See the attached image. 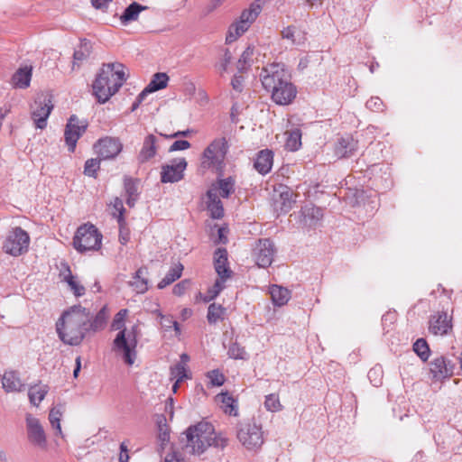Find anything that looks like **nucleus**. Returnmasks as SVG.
<instances>
[{"instance_id": "f257e3e1", "label": "nucleus", "mask_w": 462, "mask_h": 462, "mask_svg": "<svg viewBox=\"0 0 462 462\" xmlns=\"http://www.w3.org/2000/svg\"><path fill=\"white\" fill-rule=\"evenodd\" d=\"M89 310L80 305H74L64 311L56 323L60 340L70 346L81 343L88 332Z\"/></svg>"}, {"instance_id": "f03ea898", "label": "nucleus", "mask_w": 462, "mask_h": 462, "mask_svg": "<svg viewBox=\"0 0 462 462\" xmlns=\"http://www.w3.org/2000/svg\"><path fill=\"white\" fill-rule=\"evenodd\" d=\"M186 434V448L192 455L200 456L209 447L224 448L228 439L223 434L217 433L214 426L206 421H200L189 427Z\"/></svg>"}, {"instance_id": "7ed1b4c3", "label": "nucleus", "mask_w": 462, "mask_h": 462, "mask_svg": "<svg viewBox=\"0 0 462 462\" xmlns=\"http://www.w3.org/2000/svg\"><path fill=\"white\" fill-rule=\"evenodd\" d=\"M125 80L121 63L104 64L93 82V94L99 103L104 104L119 90Z\"/></svg>"}, {"instance_id": "20e7f679", "label": "nucleus", "mask_w": 462, "mask_h": 462, "mask_svg": "<svg viewBox=\"0 0 462 462\" xmlns=\"http://www.w3.org/2000/svg\"><path fill=\"white\" fill-rule=\"evenodd\" d=\"M127 315V310H119L112 322V329L119 330L113 341L112 350L120 356L125 364L132 365L136 357L137 339L134 328L126 332L125 328V318Z\"/></svg>"}, {"instance_id": "39448f33", "label": "nucleus", "mask_w": 462, "mask_h": 462, "mask_svg": "<svg viewBox=\"0 0 462 462\" xmlns=\"http://www.w3.org/2000/svg\"><path fill=\"white\" fill-rule=\"evenodd\" d=\"M236 435L239 443L250 451L258 450L264 442L262 425L254 418L239 420L236 425Z\"/></svg>"}, {"instance_id": "423d86ee", "label": "nucleus", "mask_w": 462, "mask_h": 462, "mask_svg": "<svg viewBox=\"0 0 462 462\" xmlns=\"http://www.w3.org/2000/svg\"><path fill=\"white\" fill-rule=\"evenodd\" d=\"M102 234L89 223L78 227L73 237V246L79 253L97 251L101 246Z\"/></svg>"}, {"instance_id": "0eeeda50", "label": "nucleus", "mask_w": 462, "mask_h": 462, "mask_svg": "<svg viewBox=\"0 0 462 462\" xmlns=\"http://www.w3.org/2000/svg\"><path fill=\"white\" fill-rule=\"evenodd\" d=\"M227 148V143L225 138L214 140L203 152L201 166L205 169L221 171L225 164Z\"/></svg>"}, {"instance_id": "6e6552de", "label": "nucleus", "mask_w": 462, "mask_h": 462, "mask_svg": "<svg viewBox=\"0 0 462 462\" xmlns=\"http://www.w3.org/2000/svg\"><path fill=\"white\" fill-rule=\"evenodd\" d=\"M262 9L263 6L261 0H255L253 2L248 9L242 12L239 22L230 26L226 42H232L236 41L237 37L245 32L250 25L256 20L262 12Z\"/></svg>"}, {"instance_id": "1a4fd4ad", "label": "nucleus", "mask_w": 462, "mask_h": 462, "mask_svg": "<svg viewBox=\"0 0 462 462\" xmlns=\"http://www.w3.org/2000/svg\"><path fill=\"white\" fill-rule=\"evenodd\" d=\"M263 88L270 91L276 85L286 83L291 77L290 72L282 63L273 62L263 67L259 75Z\"/></svg>"}, {"instance_id": "9d476101", "label": "nucleus", "mask_w": 462, "mask_h": 462, "mask_svg": "<svg viewBox=\"0 0 462 462\" xmlns=\"http://www.w3.org/2000/svg\"><path fill=\"white\" fill-rule=\"evenodd\" d=\"M52 108L53 105L50 96L43 93L37 95L31 111V117L36 128L44 129L46 127Z\"/></svg>"}, {"instance_id": "9b49d317", "label": "nucleus", "mask_w": 462, "mask_h": 462, "mask_svg": "<svg viewBox=\"0 0 462 462\" xmlns=\"http://www.w3.org/2000/svg\"><path fill=\"white\" fill-rule=\"evenodd\" d=\"M29 242L30 237L27 232L18 226L9 233L3 248L7 254L16 256L27 251Z\"/></svg>"}, {"instance_id": "f8f14e48", "label": "nucleus", "mask_w": 462, "mask_h": 462, "mask_svg": "<svg viewBox=\"0 0 462 462\" xmlns=\"http://www.w3.org/2000/svg\"><path fill=\"white\" fill-rule=\"evenodd\" d=\"M275 253L276 248L273 242L263 238L255 242L252 250V257L259 267L266 268L273 262Z\"/></svg>"}, {"instance_id": "ddd939ff", "label": "nucleus", "mask_w": 462, "mask_h": 462, "mask_svg": "<svg viewBox=\"0 0 462 462\" xmlns=\"http://www.w3.org/2000/svg\"><path fill=\"white\" fill-rule=\"evenodd\" d=\"M25 422L29 442L41 449H46L47 435L40 420L28 413L25 418Z\"/></svg>"}, {"instance_id": "4468645a", "label": "nucleus", "mask_w": 462, "mask_h": 462, "mask_svg": "<svg viewBox=\"0 0 462 462\" xmlns=\"http://www.w3.org/2000/svg\"><path fill=\"white\" fill-rule=\"evenodd\" d=\"M428 325L430 334L439 337L447 336L453 329L452 316L446 311H437L430 315Z\"/></svg>"}, {"instance_id": "2eb2a0df", "label": "nucleus", "mask_w": 462, "mask_h": 462, "mask_svg": "<svg viewBox=\"0 0 462 462\" xmlns=\"http://www.w3.org/2000/svg\"><path fill=\"white\" fill-rule=\"evenodd\" d=\"M187 167L185 158H176L169 163L162 166L161 181L162 183L178 182L184 177V171Z\"/></svg>"}, {"instance_id": "dca6fc26", "label": "nucleus", "mask_w": 462, "mask_h": 462, "mask_svg": "<svg viewBox=\"0 0 462 462\" xmlns=\"http://www.w3.org/2000/svg\"><path fill=\"white\" fill-rule=\"evenodd\" d=\"M88 124L86 121H80L77 116L72 115L66 125L64 137L69 152H74L79 138L87 130Z\"/></svg>"}, {"instance_id": "f3484780", "label": "nucleus", "mask_w": 462, "mask_h": 462, "mask_svg": "<svg viewBox=\"0 0 462 462\" xmlns=\"http://www.w3.org/2000/svg\"><path fill=\"white\" fill-rule=\"evenodd\" d=\"M286 83L276 85L269 92L273 102L277 105L285 106L291 104L296 97L297 90L291 82V78L285 80Z\"/></svg>"}, {"instance_id": "a211bd4d", "label": "nucleus", "mask_w": 462, "mask_h": 462, "mask_svg": "<svg viewBox=\"0 0 462 462\" xmlns=\"http://www.w3.org/2000/svg\"><path fill=\"white\" fill-rule=\"evenodd\" d=\"M95 149L101 160H109L118 155L122 150V144L118 139L106 137L95 144Z\"/></svg>"}, {"instance_id": "6ab92c4d", "label": "nucleus", "mask_w": 462, "mask_h": 462, "mask_svg": "<svg viewBox=\"0 0 462 462\" xmlns=\"http://www.w3.org/2000/svg\"><path fill=\"white\" fill-rule=\"evenodd\" d=\"M430 365V373L436 380L448 378L453 374L455 365L444 356L436 357Z\"/></svg>"}, {"instance_id": "aec40b11", "label": "nucleus", "mask_w": 462, "mask_h": 462, "mask_svg": "<svg viewBox=\"0 0 462 462\" xmlns=\"http://www.w3.org/2000/svg\"><path fill=\"white\" fill-rule=\"evenodd\" d=\"M157 142L158 139L153 134H148L144 138L142 149L137 156V160L140 163H144L156 155L158 149Z\"/></svg>"}, {"instance_id": "412c9836", "label": "nucleus", "mask_w": 462, "mask_h": 462, "mask_svg": "<svg viewBox=\"0 0 462 462\" xmlns=\"http://www.w3.org/2000/svg\"><path fill=\"white\" fill-rule=\"evenodd\" d=\"M91 53V42L86 39L81 40L73 53L72 69H79L90 57Z\"/></svg>"}, {"instance_id": "4be33fe9", "label": "nucleus", "mask_w": 462, "mask_h": 462, "mask_svg": "<svg viewBox=\"0 0 462 462\" xmlns=\"http://www.w3.org/2000/svg\"><path fill=\"white\" fill-rule=\"evenodd\" d=\"M215 269L222 280L230 277L231 271L227 267V251L225 248H217L215 252Z\"/></svg>"}, {"instance_id": "5701e85b", "label": "nucleus", "mask_w": 462, "mask_h": 462, "mask_svg": "<svg viewBox=\"0 0 462 462\" xmlns=\"http://www.w3.org/2000/svg\"><path fill=\"white\" fill-rule=\"evenodd\" d=\"M208 197V209L210 211V216L213 218H221L224 215V208L219 196L217 194L215 188H210L207 192Z\"/></svg>"}, {"instance_id": "b1692460", "label": "nucleus", "mask_w": 462, "mask_h": 462, "mask_svg": "<svg viewBox=\"0 0 462 462\" xmlns=\"http://www.w3.org/2000/svg\"><path fill=\"white\" fill-rule=\"evenodd\" d=\"M216 402L219 404L220 409L228 415H238L237 401L228 393H221L216 396Z\"/></svg>"}, {"instance_id": "393cba45", "label": "nucleus", "mask_w": 462, "mask_h": 462, "mask_svg": "<svg viewBox=\"0 0 462 462\" xmlns=\"http://www.w3.org/2000/svg\"><path fill=\"white\" fill-rule=\"evenodd\" d=\"M357 149V143L351 137H342L335 147V153L338 158H346L353 155Z\"/></svg>"}, {"instance_id": "a878e982", "label": "nucleus", "mask_w": 462, "mask_h": 462, "mask_svg": "<svg viewBox=\"0 0 462 462\" xmlns=\"http://www.w3.org/2000/svg\"><path fill=\"white\" fill-rule=\"evenodd\" d=\"M273 152L270 150H263V151L259 152V153L254 161V167L259 173L264 175L271 171L272 166H273Z\"/></svg>"}, {"instance_id": "bb28decb", "label": "nucleus", "mask_w": 462, "mask_h": 462, "mask_svg": "<svg viewBox=\"0 0 462 462\" xmlns=\"http://www.w3.org/2000/svg\"><path fill=\"white\" fill-rule=\"evenodd\" d=\"M294 194L289 188H284L280 191L279 198L275 199V208L281 213H287L295 203Z\"/></svg>"}, {"instance_id": "cd10ccee", "label": "nucleus", "mask_w": 462, "mask_h": 462, "mask_svg": "<svg viewBox=\"0 0 462 462\" xmlns=\"http://www.w3.org/2000/svg\"><path fill=\"white\" fill-rule=\"evenodd\" d=\"M2 384L3 388L7 393L21 392L24 386L17 374L14 371L5 372L4 374Z\"/></svg>"}, {"instance_id": "c85d7f7f", "label": "nucleus", "mask_w": 462, "mask_h": 462, "mask_svg": "<svg viewBox=\"0 0 462 462\" xmlns=\"http://www.w3.org/2000/svg\"><path fill=\"white\" fill-rule=\"evenodd\" d=\"M64 411L65 405L59 403L52 407L49 412V421L51 428L55 430V435H59L61 438L64 436L61 430L60 420Z\"/></svg>"}, {"instance_id": "c756f323", "label": "nucleus", "mask_w": 462, "mask_h": 462, "mask_svg": "<svg viewBox=\"0 0 462 462\" xmlns=\"http://www.w3.org/2000/svg\"><path fill=\"white\" fill-rule=\"evenodd\" d=\"M32 79V69L28 67L20 68L12 77V84L14 88H26L30 86Z\"/></svg>"}, {"instance_id": "7c9ffc66", "label": "nucleus", "mask_w": 462, "mask_h": 462, "mask_svg": "<svg viewBox=\"0 0 462 462\" xmlns=\"http://www.w3.org/2000/svg\"><path fill=\"white\" fill-rule=\"evenodd\" d=\"M270 294L276 306L285 305L291 298L290 291L278 285H273L270 288Z\"/></svg>"}, {"instance_id": "2f4dec72", "label": "nucleus", "mask_w": 462, "mask_h": 462, "mask_svg": "<svg viewBox=\"0 0 462 462\" xmlns=\"http://www.w3.org/2000/svg\"><path fill=\"white\" fill-rule=\"evenodd\" d=\"M147 273V269L141 267L136 271L134 280L130 282L131 286H133L138 293H143L148 289V281L145 277Z\"/></svg>"}, {"instance_id": "473e14b6", "label": "nucleus", "mask_w": 462, "mask_h": 462, "mask_svg": "<svg viewBox=\"0 0 462 462\" xmlns=\"http://www.w3.org/2000/svg\"><path fill=\"white\" fill-rule=\"evenodd\" d=\"M146 8L147 6L142 5L136 2L132 3L125 8L120 17L122 23L126 24L129 22L137 20L139 14Z\"/></svg>"}, {"instance_id": "72a5a7b5", "label": "nucleus", "mask_w": 462, "mask_h": 462, "mask_svg": "<svg viewBox=\"0 0 462 462\" xmlns=\"http://www.w3.org/2000/svg\"><path fill=\"white\" fill-rule=\"evenodd\" d=\"M169 81V77L166 73L158 72L155 73L152 77L151 82L147 85V87L143 89L146 94L152 93L154 91L162 89L167 87V83Z\"/></svg>"}, {"instance_id": "f704fd0d", "label": "nucleus", "mask_w": 462, "mask_h": 462, "mask_svg": "<svg viewBox=\"0 0 462 462\" xmlns=\"http://www.w3.org/2000/svg\"><path fill=\"white\" fill-rule=\"evenodd\" d=\"M67 273H63V281L66 282L75 296L79 297L85 294V287L80 284L77 276H74L69 268H67Z\"/></svg>"}, {"instance_id": "c9c22d12", "label": "nucleus", "mask_w": 462, "mask_h": 462, "mask_svg": "<svg viewBox=\"0 0 462 462\" xmlns=\"http://www.w3.org/2000/svg\"><path fill=\"white\" fill-rule=\"evenodd\" d=\"M183 270V265L181 263L174 264L167 273L165 277L158 283L159 289H163L174 282L181 276V273Z\"/></svg>"}, {"instance_id": "e433bc0d", "label": "nucleus", "mask_w": 462, "mask_h": 462, "mask_svg": "<svg viewBox=\"0 0 462 462\" xmlns=\"http://www.w3.org/2000/svg\"><path fill=\"white\" fill-rule=\"evenodd\" d=\"M48 393V386L45 384H35L30 387L28 396L32 404L38 406Z\"/></svg>"}, {"instance_id": "4c0bfd02", "label": "nucleus", "mask_w": 462, "mask_h": 462, "mask_svg": "<svg viewBox=\"0 0 462 462\" xmlns=\"http://www.w3.org/2000/svg\"><path fill=\"white\" fill-rule=\"evenodd\" d=\"M235 180L229 177L226 179L219 180L217 183L213 184L210 188L217 189V194L221 195L223 198H227L234 192Z\"/></svg>"}, {"instance_id": "58836bf2", "label": "nucleus", "mask_w": 462, "mask_h": 462, "mask_svg": "<svg viewBox=\"0 0 462 462\" xmlns=\"http://www.w3.org/2000/svg\"><path fill=\"white\" fill-rule=\"evenodd\" d=\"M106 318L107 316L105 308L101 309L93 319L91 313L89 312V323L88 325V332H97L98 330L103 329L106 322Z\"/></svg>"}, {"instance_id": "ea45409f", "label": "nucleus", "mask_w": 462, "mask_h": 462, "mask_svg": "<svg viewBox=\"0 0 462 462\" xmlns=\"http://www.w3.org/2000/svg\"><path fill=\"white\" fill-rule=\"evenodd\" d=\"M226 310L220 304L212 303L208 306L207 319L208 323L215 324L223 320L226 317Z\"/></svg>"}, {"instance_id": "a19ab883", "label": "nucleus", "mask_w": 462, "mask_h": 462, "mask_svg": "<svg viewBox=\"0 0 462 462\" xmlns=\"http://www.w3.org/2000/svg\"><path fill=\"white\" fill-rule=\"evenodd\" d=\"M287 134L285 147L290 151H297L301 146V132L294 128L285 133Z\"/></svg>"}, {"instance_id": "79ce46f5", "label": "nucleus", "mask_w": 462, "mask_h": 462, "mask_svg": "<svg viewBox=\"0 0 462 462\" xmlns=\"http://www.w3.org/2000/svg\"><path fill=\"white\" fill-rule=\"evenodd\" d=\"M125 189L127 194L126 203L133 207L138 197V187L136 181L131 178H125Z\"/></svg>"}, {"instance_id": "37998d69", "label": "nucleus", "mask_w": 462, "mask_h": 462, "mask_svg": "<svg viewBox=\"0 0 462 462\" xmlns=\"http://www.w3.org/2000/svg\"><path fill=\"white\" fill-rule=\"evenodd\" d=\"M254 48L248 46L241 54L236 68L240 72L245 71L253 64V55Z\"/></svg>"}, {"instance_id": "c03bdc74", "label": "nucleus", "mask_w": 462, "mask_h": 462, "mask_svg": "<svg viewBox=\"0 0 462 462\" xmlns=\"http://www.w3.org/2000/svg\"><path fill=\"white\" fill-rule=\"evenodd\" d=\"M302 214L306 221L310 220V225L314 226L323 217V211L318 207H305Z\"/></svg>"}, {"instance_id": "a18cd8bd", "label": "nucleus", "mask_w": 462, "mask_h": 462, "mask_svg": "<svg viewBox=\"0 0 462 462\" xmlns=\"http://www.w3.org/2000/svg\"><path fill=\"white\" fill-rule=\"evenodd\" d=\"M414 352L420 356L422 361H427L430 357V347L424 338H419L413 344Z\"/></svg>"}, {"instance_id": "49530a36", "label": "nucleus", "mask_w": 462, "mask_h": 462, "mask_svg": "<svg viewBox=\"0 0 462 462\" xmlns=\"http://www.w3.org/2000/svg\"><path fill=\"white\" fill-rule=\"evenodd\" d=\"M160 324L162 328L166 331L170 330L171 328H174L176 335L180 334V328L179 323L173 319V318L170 315H162L160 314Z\"/></svg>"}, {"instance_id": "de8ad7c7", "label": "nucleus", "mask_w": 462, "mask_h": 462, "mask_svg": "<svg viewBox=\"0 0 462 462\" xmlns=\"http://www.w3.org/2000/svg\"><path fill=\"white\" fill-rule=\"evenodd\" d=\"M229 357L233 359L245 360L248 358V354L245 347L241 346L238 343L235 342L231 344L227 352Z\"/></svg>"}, {"instance_id": "09e8293b", "label": "nucleus", "mask_w": 462, "mask_h": 462, "mask_svg": "<svg viewBox=\"0 0 462 462\" xmlns=\"http://www.w3.org/2000/svg\"><path fill=\"white\" fill-rule=\"evenodd\" d=\"M282 36L283 39L290 40L292 45H300L303 42H300V32L296 30L295 27L289 26L284 28L282 31Z\"/></svg>"}, {"instance_id": "8fccbe9b", "label": "nucleus", "mask_w": 462, "mask_h": 462, "mask_svg": "<svg viewBox=\"0 0 462 462\" xmlns=\"http://www.w3.org/2000/svg\"><path fill=\"white\" fill-rule=\"evenodd\" d=\"M186 378H188L187 368L183 364H176L171 367V380L175 379L178 380V382H182Z\"/></svg>"}, {"instance_id": "3c124183", "label": "nucleus", "mask_w": 462, "mask_h": 462, "mask_svg": "<svg viewBox=\"0 0 462 462\" xmlns=\"http://www.w3.org/2000/svg\"><path fill=\"white\" fill-rule=\"evenodd\" d=\"M233 59V55L228 49L224 51L223 56L220 60L216 65L217 70L222 75L223 73L227 71V67L231 63Z\"/></svg>"}, {"instance_id": "603ef678", "label": "nucleus", "mask_w": 462, "mask_h": 462, "mask_svg": "<svg viewBox=\"0 0 462 462\" xmlns=\"http://www.w3.org/2000/svg\"><path fill=\"white\" fill-rule=\"evenodd\" d=\"M100 158L98 159H88L85 162L84 173L89 177H95L97 170L100 167Z\"/></svg>"}, {"instance_id": "864d4df0", "label": "nucleus", "mask_w": 462, "mask_h": 462, "mask_svg": "<svg viewBox=\"0 0 462 462\" xmlns=\"http://www.w3.org/2000/svg\"><path fill=\"white\" fill-rule=\"evenodd\" d=\"M207 377L211 386H221L225 383V376L218 369L209 371Z\"/></svg>"}, {"instance_id": "5fc2aeb1", "label": "nucleus", "mask_w": 462, "mask_h": 462, "mask_svg": "<svg viewBox=\"0 0 462 462\" xmlns=\"http://www.w3.org/2000/svg\"><path fill=\"white\" fill-rule=\"evenodd\" d=\"M264 406L270 411H278L282 408L279 397L273 393L265 397Z\"/></svg>"}, {"instance_id": "6e6d98bb", "label": "nucleus", "mask_w": 462, "mask_h": 462, "mask_svg": "<svg viewBox=\"0 0 462 462\" xmlns=\"http://www.w3.org/2000/svg\"><path fill=\"white\" fill-rule=\"evenodd\" d=\"M159 434L158 439L161 442V446L163 448L164 445H166L170 441V430L166 423L160 422L159 425Z\"/></svg>"}, {"instance_id": "4d7b16f0", "label": "nucleus", "mask_w": 462, "mask_h": 462, "mask_svg": "<svg viewBox=\"0 0 462 462\" xmlns=\"http://www.w3.org/2000/svg\"><path fill=\"white\" fill-rule=\"evenodd\" d=\"M225 282H226V280H222L220 277H219V279H217L214 285L208 291V300H211L215 299L220 293V291L225 287V285H224Z\"/></svg>"}, {"instance_id": "13d9d810", "label": "nucleus", "mask_w": 462, "mask_h": 462, "mask_svg": "<svg viewBox=\"0 0 462 462\" xmlns=\"http://www.w3.org/2000/svg\"><path fill=\"white\" fill-rule=\"evenodd\" d=\"M368 378L374 383V386H379L382 383L381 375L382 369L381 367H373L368 372Z\"/></svg>"}, {"instance_id": "bf43d9fd", "label": "nucleus", "mask_w": 462, "mask_h": 462, "mask_svg": "<svg viewBox=\"0 0 462 462\" xmlns=\"http://www.w3.org/2000/svg\"><path fill=\"white\" fill-rule=\"evenodd\" d=\"M190 282L189 280H183L177 283L173 287V294L177 296H181L185 293V291L189 288Z\"/></svg>"}, {"instance_id": "052dcab7", "label": "nucleus", "mask_w": 462, "mask_h": 462, "mask_svg": "<svg viewBox=\"0 0 462 462\" xmlns=\"http://www.w3.org/2000/svg\"><path fill=\"white\" fill-rule=\"evenodd\" d=\"M190 147V143L186 140H178L175 141L169 148V152H176L189 149Z\"/></svg>"}, {"instance_id": "680f3d73", "label": "nucleus", "mask_w": 462, "mask_h": 462, "mask_svg": "<svg viewBox=\"0 0 462 462\" xmlns=\"http://www.w3.org/2000/svg\"><path fill=\"white\" fill-rule=\"evenodd\" d=\"M366 107L372 111H381L383 109V101L379 97H371L365 104Z\"/></svg>"}, {"instance_id": "e2e57ef3", "label": "nucleus", "mask_w": 462, "mask_h": 462, "mask_svg": "<svg viewBox=\"0 0 462 462\" xmlns=\"http://www.w3.org/2000/svg\"><path fill=\"white\" fill-rule=\"evenodd\" d=\"M243 81H244V79L242 76L235 75L231 80L232 88L237 92H242Z\"/></svg>"}, {"instance_id": "0e129e2a", "label": "nucleus", "mask_w": 462, "mask_h": 462, "mask_svg": "<svg viewBox=\"0 0 462 462\" xmlns=\"http://www.w3.org/2000/svg\"><path fill=\"white\" fill-rule=\"evenodd\" d=\"M128 448L125 442L120 444V454H119V462H128L129 461Z\"/></svg>"}, {"instance_id": "69168bd1", "label": "nucleus", "mask_w": 462, "mask_h": 462, "mask_svg": "<svg viewBox=\"0 0 462 462\" xmlns=\"http://www.w3.org/2000/svg\"><path fill=\"white\" fill-rule=\"evenodd\" d=\"M148 94H146V92H144L143 90L136 97V100L133 103L132 105V107H131V112H134L135 111L139 106L142 104V102L145 99L146 96Z\"/></svg>"}, {"instance_id": "338daca9", "label": "nucleus", "mask_w": 462, "mask_h": 462, "mask_svg": "<svg viewBox=\"0 0 462 462\" xmlns=\"http://www.w3.org/2000/svg\"><path fill=\"white\" fill-rule=\"evenodd\" d=\"M192 133V130L190 129H187L185 131H178L172 134H170V135H167V134H161V135L166 137V138H176V137H179V136H189L190 134Z\"/></svg>"}, {"instance_id": "774afa93", "label": "nucleus", "mask_w": 462, "mask_h": 462, "mask_svg": "<svg viewBox=\"0 0 462 462\" xmlns=\"http://www.w3.org/2000/svg\"><path fill=\"white\" fill-rule=\"evenodd\" d=\"M111 1L112 0H91L93 6L96 7L97 9H101V8L106 7L107 5V4Z\"/></svg>"}]
</instances>
